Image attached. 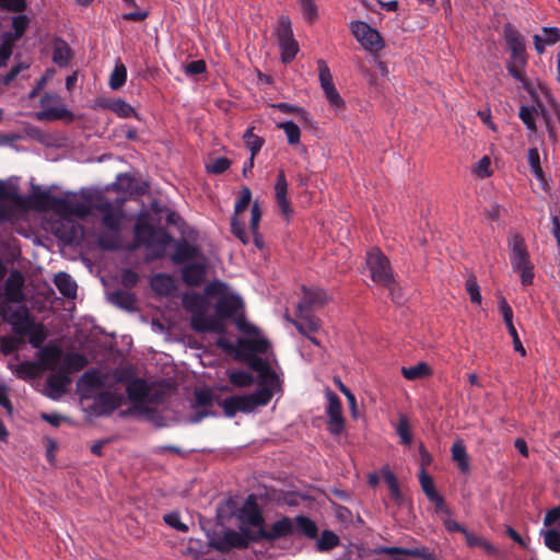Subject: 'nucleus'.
<instances>
[{
  "instance_id": "obj_1",
  "label": "nucleus",
  "mask_w": 560,
  "mask_h": 560,
  "mask_svg": "<svg viewBox=\"0 0 560 560\" xmlns=\"http://www.w3.org/2000/svg\"><path fill=\"white\" fill-rule=\"evenodd\" d=\"M31 210L51 211L63 218L73 215L80 219H84L91 213V207L74 192L56 196L48 190H42L22 196L16 187L0 180V224L14 225L24 219Z\"/></svg>"
},
{
  "instance_id": "obj_2",
  "label": "nucleus",
  "mask_w": 560,
  "mask_h": 560,
  "mask_svg": "<svg viewBox=\"0 0 560 560\" xmlns=\"http://www.w3.org/2000/svg\"><path fill=\"white\" fill-rule=\"evenodd\" d=\"M250 369L259 374L267 386H264L248 395H236L225 398L221 406L229 417L236 412H252L257 407L266 406L272 398L273 389L279 386V378L269 363L261 358L254 357L249 362Z\"/></svg>"
},
{
  "instance_id": "obj_3",
  "label": "nucleus",
  "mask_w": 560,
  "mask_h": 560,
  "mask_svg": "<svg viewBox=\"0 0 560 560\" xmlns=\"http://www.w3.org/2000/svg\"><path fill=\"white\" fill-rule=\"evenodd\" d=\"M0 316L12 331L20 337H27L33 348H40L48 332L42 323H37L25 305L13 307L9 303L0 304Z\"/></svg>"
},
{
  "instance_id": "obj_4",
  "label": "nucleus",
  "mask_w": 560,
  "mask_h": 560,
  "mask_svg": "<svg viewBox=\"0 0 560 560\" xmlns=\"http://www.w3.org/2000/svg\"><path fill=\"white\" fill-rule=\"evenodd\" d=\"M93 208L100 212L102 225L107 229V232H101L97 235L100 247L107 250L118 249L121 245L119 232L125 220L122 201L116 200L112 202L100 198Z\"/></svg>"
},
{
  "instance_id": "obj_5",
  "label": "nucleus",
  "mask_w": 560,
  "mask_h": 560,
  "mask_svg": "<svg viewBox=\"0 0 560 560\" xmlns=\"http://www.w3.org/2000/svg\"><path fill=\"white\" fill-rule=\"evenodd\" d=\"M171 242L172 236L163 229H155L150 223L147 213L138 215L132 249L144 246L151 253L152 258H160L165 254Z\"/></svg>"
},
{
  "instance_id": "obj_6",
  "label": "nucleus",
  "mask_w": 560,
  "mask_h": 560,
  "mask_svg": "<svg viewBox=\"0 0 560 560\" xmlns=\"http://www.w3.org/2000/svg\"><path fill=\"white\" fill-rule=\"evenodd\" d=\"M366 265L371 279L390 292L392 299L397 301L400 293H396V281L388 258L377 248L368 253Z\"/></svg>"
},
{
  "instance_id": "obj_7",
  "label": "nucleus",
  "mask_w": 560,
  "mask_h": 560,
  "mask_svg": "<svg viewBox=\"0 0 560 560\" xmlns=\"http://www.w3.org/2000/svg\"><path fill=\"white\" fill-rule=\"evenodd\" d=\"M252 201V190L248 187H243L240 191V196L235 201L234 213L231 218V232L236 236L243 244L249 243V234L245 230V218L244 212L249 207Z\"/></svg>"
},
{
  "instance_id": "obj_8",
  "label": "nucleus",
  "mask_w": 560,
  "mask_h": 560,
  "mask_svg": "<svg viewBox=\"0 0 560 560\" xmlns=\"http://www.w3.org/2000/svg\"><path fill=\"white\" fill-rule=\"evenodd\" d=\"M511 262L514 271L520 273L522 283L530 284L534 278L533 266L529 262L524 241L520 236H515L512 242Z\"/></svg>"
},
{
  "instance_id": "obj_9",
  "label": "nucleus",
  "mask_w": 560,
  "mask_h": 560,
  "mask_svg": "<svg viewBox=\"0 0 560 560\" xmlns=\"http://www.w3.org/2000/svg\"><path fill=\"white\" fill-rule=\"evenodd\" d=\"M277 38L281 49V59L283 62H290L299 51V45L293 38L291 21L288 16H280L277 27Z\"/></svg>"
},
{
  "instance_id": "obj_10",
  "label": "nucleus",
  "mask_w": 560,
  "mask_h": 560,
  "mask_svg": "<svg viewBox=\"0 0 560 560\" xmlns=\"http://www.w3.org/2000/svg\"><path fill=\"white\" fill-rule=\"evenodd\" d=\"M42 110L36 114L39 120H57V119H72L73 114L68 110L59 95L45 94L40 98Z\"/></svg>"
},
{
  "instance_id": "obj_11",
  "label": "nucleus",
  "mask_w": 560,
  "mask_h": 560,
  "mask_svg": "<svg viewBox=\"0 0 560 560\" xmlns=\"http://www.w3.org/2000/svg\"><path fill=\"white\" fill-rule=\"evenodd\" d=\"M295 533L294 522L288 516H283L271 524L268 528L256 530L249 538L258 541L261 539L273 541L280 538L289 537Z\"/></svg>"
},
{
  "instance_id": "obj_12",
  "label": "nucleus",
  "mask_w": 560,
  "mask_h": 560,
  "mask_svg": "<svg viewBox=\"0 0 560 560\" xmlns=\"http://www.w3.org/2000/svg\"><path fill=\"white\" fill-rule=\"evenodd\" d=\"M327 407L326 413L328 417L327 430L332 435H339L345 430V418L342 417V405L339 397L330 389L326 390Z\"/></svg>"
},
{
  "instance_id": "obj_13",
  "label": "nucleus",
  "mask_w": 560,
  "mask_h": 560,
  "mask_svg": "<svg viewBox=\"0 0 560 560\" xmlns=\"http://www.w3.org/2000/svg\"><path fill=\"white\" fill-rule=\"evenodd\" d=\"M351 32L355 39L369 50H380L383 48V42L380 33L362 21L351 23Z\"/></svg>"
},
{
  "instance_id": "obj_14",
  "label": "nucleus",
  "mask_w": 560,
  "mask_h": 560,
  "mask_svg": "<svg viewBox=\"0 0 560 560\" xmlns=\"http://www.w3.org/2000/svg\"><path fill=\"white\" fill-rule=\"evenodd\" d=\"M191 328L199 332H217L224 334L225 325L223 319L218 315H207L206 312H198L191 316Z\"/></svg>"
},
{
  "instance_id": "obj_15",
  "label": "nucleus",
  "mask_w": 560,
  "mask_h": 560,
  "mask_svg": "<svg viewBox=\"0 0 560 560\" xmlns=\"http://www.w3.org/2000/svg\"><path fill=\"white\" fill-rule=\"evenodd\" d=\"M24 277L18 271H11L9 278L4 283V301L2 303H16L21 304L24 301L23 293Z\"/></svg>"
},
{
  "instance_id": "obj_16",
  "label": "nucleus",
  "mask_w": 560,
  "mask_h": 560,
  "mask_svg": "<svg viewBox=\"0 0 560 560\" xmlns=\"http://www.w3.org/2000/svg\"><path fill=\"white\" fill-rule=\"evenodd\" d=\"M70 382L69 373L59 368L47 377L45 394L51 399H58L66 393Z\"/></svg>"
},
{
  "instance_id": "obj_17",
  "label": "nucleus",
  "mask_w": 560,
  "mask_h": 560,
  "mask_svg": "<svg viewBox=\"0 0 560 560\" xmlns=\"http://www.w3.org/2000/svg\"><path fill=\"white\" fill-rule=\"evenodd\" d=\"M243 308L244 303L242 299L233 294L221 296L215 304V313L222 319L238 317Z\"/></svg>"
},
{
  "instance_id": "obj_18",
  "label": "nucleus",
  "mask_w": 560,
  "mask_h": 560,
  "mask_svg": "<svg viewBox=\"0 0 560 560\" xmlns=\"http://www.w3.org/2000/svg\"><path fill=\"white\" fill-rule=\"evenodd\" d=\"M505 42L511 50L512 60L518 63H526V51L524 37L511 25L504 27Z\"/></svg>"
},
{
  "instance_id": "obj_19",
  "label": "nucleus",
  "mask_w": 560,
  "mask_h": 560,
  "mask_svg": "<svg viewBox=\"0 0 560 560\" xmlns=\"http://www.w3.org/2000/svg\"><path fill=\"white\" fill-rule=\"evenodd\" d=\"M330 301V296L326 291L319 288L303 289V298L298 304L300 313L307 312L308 310L322 307Z\"/></svg>"
},
{
  "instance_id": "obj_20",
  "label": "nucleus",
  "mask_w": 560,
  "mask_h": 560,
  "mask_svg": "<svg viewBox=\"0 0 560 560\" xmlns=\"http://www.w3.org/2000/svg\"><path fill=\"white\" fill-rule=\"evenodd\" d=\"M238 518L242 523L248 524L257 528V530L262 528L264 517L253 495L248 497L241 508Z\"/></svg>"
},
{
  "instance_id": "obj_21",
  "label": "nucleus",
  "mask_w": 560,
  "mask_h": 560,
  "mask_svg": "<svg viewBox=\"0 0 560 560\" xmlns=\"http://www.w3.org/2000/svg\"><path fill=\"white\" fill-rule=\"evenodd\" d=\"M213 548L219 551H228L231 548H246L248 538L235 530H226L222 537L212 542Z\"/></svg>"
},
{
  "instance_id": "obj_22",
  "label": "nucleus",
  "mask_w": 560,
  "mask_h": 560,
  "mask_svg": "<svg viewBox=\"0 0 560 560\" xmlns=\"http://www.w3.org/2000/svg\"><path fill=\"white\" fill-rule=\"evenodd\" d=\"M290 322L305 337L318 331L322 326L320 320L307 312L300 313L298 311L296 318Z\"/></svg>"
},
{
  "instance_id": "obj_23",
  "label": "nucleus",
  "mask_w": 560,
  "mask_h": 560,
  "mask_svg": "<svg viewBox=\"0 0 560 560\" xmlns=\"http://www.w3.org/2000/svg\"><path fill=\"white\" fill-rule=\"evenodd\" d=\"M127 395L132 402L147 404L150 402V388L145 381L136 378L127 385Z\"/></svg>"
},
{
  "instance_id": "obj_24",
  "label": "nucleus",
  "mask_w": 560,
  "mask_h": 560,
  "mask_svg": "<svg viewBox=\"0 0 560 560\" xmlns=\"http://www.w3.org/2000/svg\"><path fill=\"white\" fill-rule=\"evenodd\" d=\"M199 256L200 250L196 245H192L187 241H183L176 244L172 259L175 264H184L188 260L198 258Z\"/></svg>"
},
{
  "instance_id": "obj_25",
  "label": "nucleus",
  "mask_w": 560,
  "mask_h": 560,
  "mask_svg": "<svg viewBox=\"0 0 560 560\" xmlns=\"http://www.w3.org/2000/svg\"><path fill=\"white\" fill-rule=\"evenodd\" d=\"M275 191H276L277 203L280 207L281 212L288 217L292 212V210L290 207V202L287 198L288 182L285 179L283 172H280L278 174L277 182L275 185Z\"/></svg>"
},
{
  "instance_id": "obj_26",
  "label": "nucleus",
  "mask_w": 560,
  "mask_h": 560,
  "mask_svg": "<svg viewBox=\"0 0 560 560\" xmlns=\"http://www.w3.org/2000/svg\"><path fill=\"white\" fill-rule=\"evenodd\" d=\"M205 275H206L205 262H200V261L192 262V264L187 265L183 269V280L188 285H192V287L199 285L203 281Z\"/></svg>"
},
{
  "instance_id": "obj_27",
  "label": "nucleus",
  "mask_w": 560,
  "mask_h": 560,
  "mask_svg": "<svg viewBox=\"0 0 560 560\" xmlns=\"http://www.w3.org/2000/svg\"><path fill=\"white\" fill-rule=\"evenodd\" d=\"M13 374L23 381H30L38 377L43 372L40 363L33 361H24L12 368Z\"/></svg>"
},
{
  "instance_id": "obj_28",
  "label": "nucleus",
  "mask_w": 560,
  "mask_h": 560,
  "mask_svg": "<svg viewBox=\"0 0 560 560\" xmlns=\"http://www.w3.org/2000/svg\"><path fill=\"white\" fill-rule=\"evenodd\" d=\"M261 220V209L257 201L252 205L249 217V230L253 235L254 244L257 248L264 247L262 236L258 232L259 222Z\"/></svg>"
},
{
  "instance_id": "obj_29",
  "label": "nucleus",
  "mask_w": 560,
  "mask_h": 560,
  "mask_svg": "<svg viewBox=\"0 0 560 560\" xmlns=\"http://www.w3.org/2000/svg\"><path fill=\"white\" fill-rule=\"evenodd\" d=\"M61 359V350L57 347H47L40 353V365L43 371H55L58 369Z\"/></svg>"
},
{
  "instance_id": "obj_30",
  "label": "nucleus",
  "mask_w": 560,
  "mask_h": 560,
  "mask_svg": "<svg viewBox=\"0 0 560 560\" xmlns=\"http://www.w3.org/2000/svg\"><path fill=\"white\" fill-rule=\"evenodd\" d=\"M376 552L385 555H407L422 558L424 560H431L433 558L432 553L429 552L425 548L407 549L400 547H381L376 550Z\"/></svg>"
},
{
  "instance_id": "obj_31",
  "label": "nucleus",
  "mask_w": 560,
  "mask_h": 560,
  "mask_svg": "<svg viewBox=\"0 0 560 560\" xmlns=\"http://www.w3.org/2000/svg\"><path fill=\"white\" fill-rule=\"evenodd\" d=\"M151 288L160 295H168L175 289L174 280L165 273H158L151 279Z\"/></svg>"
},
{
  "instance_id": "obj_32",
  "label": "nucleus",
  "mask_w": 560,
  "mask_h": 560,
  "mask_svg": "<svg viewBox=\"0 0 560 560\" xmlns=\"http://www.w3.org/2000/svg\"><path fill=\"white\" fill-rule=\"evenodd\" d=\"M55 284L59 292L66 298H75L77 295V283L66 272H59L55 276Z\"/></svg>"
},
{
  "instance_id": "obj_33",
  "label": "nucleus",
  "mask_w": 560,
  "mask_h": 560,
  "mask_svg": "<svg viewBox=\"0 0 560 560\" xmlns=\"http://www.w3.org/2000/svg\"><path fill=\"white\" fill-rule=\"evenodd\" d=\"M452 458L457 464V467L463 472L469 471V460L466 452V447L462 440H457L453 443L452 448Z\"/></svg>"
},
{
  "instance_id": "obj_34",
  "label": "nucleus",
  "mask_w": 560,
  "mask_h": 560,
  "mask_svg": "<svg viewBox=\"0 0 560 560\" xmlns=\"http://www.w3.org/2000/svg\"><path fill=\"white\" fill-rule=\"evenodd\" d=\"M72 58L69 45L61 39L54 43L52 60L60 67H67Z\"/></svg>"
},
{
  "instance_id": "obj_35",
  "label": "nucleus",
  "mask_w": 560,
  "mask_h": 560,
  "mask_svg": "<svg viewBox=\"0 0 560 560\" xmlns=\"http://www.w3.org/2000/svg\"><path fill=\"white\" fill-rule=\"evenodd\" d=\"M401 374L408 381H416L428 377L432 374V369L425 362H419L416 365L402 368Z\"/></svg>"
},
{
  "instance_id": "obj_36",
  "label": "nucleus",
  "mask_w": 560,
  "mask_h": 560,
  "mask_svg": "<svg viewBox=\"0 0 560 560\" xmlns=\"http://www.w3.org/2000/svg\"><path fill=\"white\" fill-rule=\"evenodd\" d=\"M237 343L241 350L255 353H267L270 348L269 341L265 338L240 339Z\"/></svg>"
},
{
  "instance_id": "obj_37",
  "label": "nucleus",
  "mask_w": 560,
  "mask_h": 560,
  "mask_svg": "<svg viewBox=\"0 0 560 560\" xmlns=\"http://www.w3.org/2000/svg\"><path fill=\"white\" fill-rule=\"evenodd\" d=\"M109 301L120 308L130 311L135 306V295L128 291L117 290L109 294Z\"/></svg>"
},
{
  "instance_id": "obj_38",
  "label": "nucleus",
  "mask_w": 560,
  "mask_h": 560,
  "mask_svg": "<svg viewBox=\"0 0 560 560\" xmlns=\"http://www.w3.org/2000/svg\"><path fill=\"white\" fill-rule=\"evenodd\" d=\"M127 80V68L122 62H117L109 75L108 84L112 90H119Z\"/></svg>"
},
{
  "instance_id": "obj_39",
  "label": "nucleus",
  "mask_w": 560,
  "mask_h": 560,
  "mask_svg": "<svg viewBox=\"0 0 560 560\" xmlns=\"http://www.w3.org/2000/svg\"><path fill=\"white\" fill-rule=\"evenodd\" d=\"M295 530L304 534L308 538H314L317 535L316 524L306 516H296L294 520Z\"/></svg>"
},
{
  "instance_id": "obj_40",
  "label": "nucleus",
  "mask_w": 560,
  "mask_h": 560,
  "mask_svg": "<svg viewBox=\"0 0 560 560\" xmlns=\"http://www.w3.org/2000/svg\"><path fill=\"white\" fill-rule=\"evenodd\" d=\"M381 475H382L384 481L388 485V488L390 491V497L394 500L398 501L401 498V493H400L398 481H397L395 474L389 469L388 466H384L381 469Z\"/></svg>"
},
{
  "instance_id": "obj_41",
  "label": "nucleus",
  "mask_w": 560,
  "mask_h": 560,
  "mask_svg": "<svg viewBox=\"0 0 560 560\" xmlns=\"http://www.w3.org/2000/svg\"><path fill=\"white\" fill-rule=\"evenodd\" d=\"M86 364L83 355L78 353L68 354L63 360V366H60L67 373H72L82 370Z\"/></svg>"
},
{
  "instance_id": "obj_42",
  "label": "nucleus",
  "mask_w": 560,
  "mask_h": 560,
  "mask_svg": "<svg viewBox=\"0 0 560 560\" xmlns=\"http://www.w3.org/2000/svg\"><path fill=\"white\" fill-rule=\"evenodd\" d=\"M527 160L530 166V171L538 180L545 179V173L540 166V156L536 148L528 149Z\"/></svg>"
},
{
  "instance_id": "obj_43",
  "label": "nucleus",
  "mask_w": 560,
  "mask_h": 560,
  "mask_svg": "<svg viewBox=\"0 0 560 560\" xmlns=\"http://www.w3.org/2000/svg\"><path fill=\"white\" fill-rule=\"evenodd\" d=\"M277 128L282 129L287 136L289 144H298L301 138V131L296 124L293 121H284L277 125Z\"/></svg>"
},
{
  "instance_id": "obj_44",
  "label": "nucleus",
  "mask_w": 560,
  "mask_h": 560,
  "mask_svg": "<svg viewBox=\"0 0 560 560\" xmlns=\"http://www.w3.org/2000/svg\"><path fill=\"white\" fill-rule=\"evenodd\" d=\"M465 289L469 295L470 302L480 305L482 301L480 287L477 282V278L474 275H469L466 279Z\"/></svg>"
},
{
  "instance_id": "obj_45",
  "label": "nucleus",
  "mask_w": 560,
  "mask_h": 560,
  "mask_svg": "<svg viewBox=\"0 0 560 560\" xmlns=\"http://www.w3.org/2000/svg\"><path fill=\"white\" fill-rule=\"evenodd\" d=\"M253 130V127L248 128L244 133L243 138L246 147L250 151V156H256V154L260 151L264 144V140L260 137L254 135Z\"/></svg>"
},
{
  "instance_id": "obj_46",
  "label": "nucleus",
  "mask_w": 560,
  "mask_h": 560,
  "mask_svg": "<svg viewBox=\"0 0 560 560\" xmlns=\"http://www.w3.org/2000/svg\"><path fill=\"white\" fill-rule=\"evenodd\" d=\"M339 544V537L330 530H324L317 540V549L319 551H328Z\"/></svg>"
},
{
  "instance_id": "obj_47",
  "label": "nucleus",
  "mask_w": 560,
  "mask_h": 560,
  "mask_svg": "<svg viewBox=\"0 0 560 560\" xmlns=\"http://www.w3.org/2000/svg\"><path fill=\"white\" fill-rule=\"evenodd\" d=\"M107 107L122 118L130 117L135 114L132 106L120 98L109 102Z\"/></svg>"
},
{
  "instance_id": "obj_48",
  "label": "nucleus",
  "mask_w": 560,
  "mask_h": 560,
  "mask_svg": "<svg viewBox=\"0 0 560 560\" xmlns=\"http://www.w3.org/2000/svg\"><path fill=\"white\" fill-rule=\"evenodd\" d=\"M229 380L236 387H248L254 383L253 375L245 371L230 372Z\"/></svg>"
},
{
  "instance_id": "obj_49",
  "label": "nucleus",
  "mask_w": 560,
  "mask_h": 560,
  "mask_svg": "<svg viewBox=\"0 0 560 560\" xmlns=\"http://www.w3.org/2000/svg\"><path fill=\"white\" fill-rule=\"evenodd\" d=\"M317 67H318V77H319V81H320V86H322L323 91L334 88L335 84L332 81V75L330 73V70H329L327 63L324 60L319 59L317 61Z\"/></svg>"
},
{
  "instance_id": "obj_50",
  "label": "nucleus",
  "mask_w": 560,
  "mask_h": 560,
  "mask_svg": "<svg viewBox=\"0 0 560 560\" xmlns=\"http://www.w3.org/2000/svg\"><path fill=\"white\" fill-rule=\"evenodd\" d=\"M466 542L469 547L482 548L488 553H495V548L485 538L476 536L469 532L465 535Z\"/></svg>"
},
{
  "instance_id": "obj_51",
  "label": "nucleus",
  "mask_w": 560,
  "mask_h": 560,
  "mask_svg": "<svg viewBox=\"0 0 560 560\" xmlns=\"http://www.w3.org/2000/svg\"><path fill=\"white\" fill-rule=\"evenodd\" d=\"M518 116L529 131L535 132L537 130L534 108L521 106Z\"/></svg>"
},
{
  "instance_id": "obj_52",
  "label": "nucleus",
  "mask_w": 560,
  "mask_h": 560,
  "mask_svg": "<svg viewBox=\"0 0 560 560\" xmlns=\"http://www.w3.org/2000/svg\"><path fill=\"white\" fill-rule=\"evenodd\" d=\"M397 434L400 438V441L405 445H409L412 441V434L409 428V423L406 417L401 416L399 418V422L397 425Z\"/></svg>"
},
{
  "instance_id": "obj_53",
  "label": "nucleus",
  "mask_w": 560,
  "mask_h": 560,
  "mask_svg": "<svg viewBox=\"0 0 560 560\" xmlns=\"http://www.w3.org/2000/svg\"><path fill=\"white\" fill-rule=\"evenodd\" d=\"M498 308L502 314L503 320L505 323L506 328L514 326L513 324V310L509 305L508 301L504 296H500L498 300Z\"/></svg>"
},
{
  "instance_id": "obj_54",
  "label": "nucleus",
  "mask_w": 560,
  "mask_h": 560,
  "mask_svg": "<svg viewBox=\"0 0 560 560\" xmlns=\"http://www.w3.org/2000/svg\"><path fill=\"white\" fill-rule=\"evenodd\" d=\"M419 481L428 499L436 493L432 478L425 472V469L423 468H421Z\"/></svg>"
},
{
  "instance_id": "obj_55",
  "label": "nucleus",
  "mask_w": 560,
  "mask_h": 560,
  "mask_svg": "<svg viewBox=\"0 0 560 560\" xmlns=\"http://www.w3.org/2000/svg\"><path fill=\"white\" fill-rule=\"evenodd\" d=\"M231 165L226 158H218L207 165V171L211 174H221L225 172Z\"/></svg>"
},
{
  "instance_id": "obj_56",
  "label": "nucleus",
  "mask_w": 560,
  "mask_h": 560,
  "mask_svg": "<svg viewBox=\"0 0 560 560\" xmlns=\"http://www.w3.org/2000/svg\"><path fill=\"white\" fill-rule=\"evenodd\" d=\"M163 520L167 525L177 530H180L183 533L188 532V526L180 521V516L177 512L165 514Z\"/></svg>"
},
{
  "instance_id": "obj_57",
  "label": "nucleus",
  "mask_w": 560,
  "mask_h": 560,
  "mask_svg": "<svg viewBox=\"0 0 560 560\" xmlns=\"http://www.w3.org/2000/svg\"><path fill=\"white\" fill-rule=\"evenodd\" d=\"M306 20H314L317 15V7L314 0H296Z\"/></svg>"
},
{
  "instance_id": "obj_58",
  "label": "nucleus",
  "mask_w": 560,
  "mask_h": 560,
  "mask_svg": "<svg viewBox=\"0 0 560 560\" xmlns=\"http://www.w3.org/2000/svg\"><path fill=\"white\" fill-rule=\"evenodd\" d=\"M491 160L489 156H483L478 163L477 165L475 166V174L479 177V178H486V177H489L491 175Z\"/></svg>"
},
{
  "instance_id": "obj_59",
  "label": "nucleus",
  "mask_w": 560,
  "mask_h": 560,
  "mask_svg": "<svg viewBox=\"0 0 560 560\" xmlns=\"http://www.w3.org/2000/svg\"><path fill=\"white\" fill-rule=\"evenodd\" d=\"M19 347V341L13 337H0V351L3 354H10Z\"/></svg>"
},
{
  "instance_id": "obj_60",
  "label": "nucleus",
  "mask_w": 560,
  "mask_h": 560,
  "mask_svg": "<svg viewBox=\"0 0 560 560\" xmlns=\"http://www.w3.org/2000/svg\"><path fill=\"white\" fill-rule=\"evenodd\" d=\"M526 63H518L515 60H512L508 66L509 73L518 81L525 80L524 67Z\"/></svg>"
},
{
  "instance_id": "obj_61",
  "label": "nucleus",
  "mask_w": 560,
  "mask_h": 560,
  "mask_svg": "<svg viewBox=\"0 0 560 560\" xmlns=\"http://www.w3.org/2000/svg\"><path fill=\"white\" fill-rule=\"evenodd\" d=\"M235 324L241 331L247 335H258V328L254 324L247 322L243 316H238L235 319Z\"/></svg>"
},
{
  "instance_id": "obj_62",
  "label": "nucleus",
  "mask_w": 560,
  "mask_h": 560,
  "mask_svg": "<svg viewBox=\"0 0 560 560\" xmlns=\"http://www.w3.org/2000/svg\"><path fill=\"white\" fill-rule=\"evenodd\" d=\"M207 66L203 60H195L185 67V72L189 75L201 74L206 71Z\"/></svg>"
},
{
  "instance_id": "obj_63",
  "label": "nucleus",
  "mask_w": 560,
  "mask_h": 560,
  "mask_svg": "<svg viewBox=\"0 0 560 560\" xmlns=\"http://www.w3.org/2000/svg\"><path fill=\"white\" fill-rule=\"evenodd\" d=\"M443 525L446 528V530L450 533L459 532V533L464 534V536H465L466 533L468 532L464 526H462L459 523H457L455 520H453L450 516V514L446 515L445 518H443Z\"/></svg>"
},
{
  "instance_id": "obj_64",
  "label": "nucleus",
  "mask_w": 560,
  "mask_h": 560,
  "mask_svg": "<svg viewBox=\"0 0 560 560\" xmlns=\"http://www.w3.org/2000/svg\"><path fill=\"white\" fill-rule=\"evenodd\" d=\"M544 42L547 45H553L560 40V31L557 27H544Z\"/></svg>"
}]
</instances>
